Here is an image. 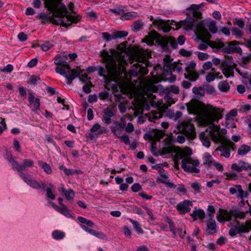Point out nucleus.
Wrapping results in <instances>:
<instances>
[{
  "instance_id": "12",
  "label": "nucleus",
  "mask_w": 251,
  "mask_h": 251,
  "mask_svg": "<svg viewBox=\"0 0 251 251\" xmlns=\"http://www.w3.org/2000/svg\"><path fill=\"white\" fill-rule=\"evenodd\" d=\"M221 145L216 149V151L221 152V156L228 158L230 155V149L234 150L235 144L231 141H226L224 143H220Z\"/></svg>"
},
{
  "instance_id": "61",
  "label": "nucleus",
  "mask_w": 251,
  "mask_h": 251,
  "mask_svg": "<svg viewBox=\"0 0 251 251\" xmlns=\"http://www.w3.org/2000/svg\"><path fill=\"white\" fill-rule=\"evenodd\" d=\"M30 81L31 84L35 85L39 84L41 82V80L39 76L35 75H32L30 77Z\"/></svg>"
},
{
  "instance_id": "10",
  "label": "nucleus",
  "mask_w": 251,
  "mask_h": 251,
  "mask_svg": "<svg viewBox=\"0 0 251 251\" xmlns=\"http://www.w3.org/2000/svg\"><path fill=\"white\" fill-rule=\"evenodd\" d=\"M67 69L65 67L61 66L55 68V72L63 75L67 78V84H72L73 80L76 78L78 75V72L74 71V69H68L69 70L66 71Z\"/></svg>"
},
{
  "instance_id": "63",
  "label": "nucleus",
  "mask_w": 251,
  "mask_h": 251,
  "mask_svg": "<svg viewBox=\"0 0 251 251\" xmlns=\"http://www.w3.org/2000/svg\"><path fill=\"white\" fill-rule=\"evenodd\" d=\"M164 100L170 105L175 103V101L174 100L172 97L170 95V93L167 91L166 94L164 96Z\"/></svg>"
},
{
  "instance_id": "16",
  "label": "nucleus",
  "mask_w": 251,
  "mask_h": 251,
  "mask_svg": "<svg viewBox=\"0 0 251 251\" xmlns=\"http://www.w3.org/2000/svg\"><path fill=\"white\" fill-rule=\"evenodd\" d=\"M35 93H29L28 96V106L31 109L32 111L35 113H37L40 110V99L39 97L35 98Z\"/></svg>"
},
{
  "instance_id": "11",
  "label": "nucleus",
  "mask_w": 251,
  "mask_h": 251,
  "mask_svg": "<svg viewBox=\"0 0 251 251\" xmlns=\"http://www.w3.org/2000/svg\"><path fill=\"white\" fill-rule=\"evenodd\" d=\"M187 109L189 114L200 115L202 111L201 103L197 100H191L186 104Z\"/></svg>"
},
{
  "instance_id": "18",
  "label": "nucleus",
  "mask_w": 251,
  "mask_h": 251,
  "mask_svg": "<svg viewBox=\"0 0 251 251\" xmlns=\"http://www.w3.org/2000/svg\"><path fill=\"white\" fill-rule=\"evenodd\" d=\"M238 42L236 41H232L228 44V45L223 48V51L226 53H237L241 54L242 49L240 47L237 46Z\"/></svg>"
},
{
  "instance_id": "39",
  "label": "nucleus",
  "mask_w": 251,
  "mask_h": 251,
  "mask_svg": "<svg viewBox=\"0 0 251 251\" xmlns=\"http://www.w3.org/2000/svg\"><path fill=\"white\" fill-rule=\"evenodd\" d=\"M231 213L232 214V217H234L236 219H243L245 217V213L244 212L237 209H232Z\"/></svg>"
},
{
  "instance_id": "59",
  "label": "nucleus",
  "mask_w": 251,
  "mask_h": 251,
  "mask_svg": "<svg viewBox=\"0 0 251 251\" xmlns=\"http://www.w3.org/2000/svg\"><path fill=\"white\" fill-rule=\"evenodd\" d=\"M166 91L168 93H173L175 94H178L179 93V88L176 85H171L170 88H166Z\"/></svg>"
},
{
  "instance_id": "22",
  "label": "nucleus",
  "mask_w": 251,
  "mask_h": 251,
  "mask_svg": "<svg viewBox=\"0 0 251 251\" xmlns=\"http://www.w3.org/2000/svg\"><path fill=\"white\" fill-rule=\"evenodd\" d=\"M219 215L217 216V219L219 222H224L225 221H230L231 220L232 214L231 210L229 211L226 210L220 209Z\"/></svg>"
},
{
  "instance_id": "51",
  "label": "nucleus",
  "mask_w": 251,
  "mask_h": 251,
  "mask_svg": "<svg viewBox=\"0 0 251 251\" xmlns=\"http://www.w3.org/2000/svg\"><path fill=\"white\" fill-rule=\"evenodd\" d=\"M114 39H121L128 35V32L126 31H116L114 30Z\"/></svg>"
},
{
  "instance_id": "5",
  "label": "nucleus",
  "mask_w": 251,
  "mask_h": 251,
  "mask_svg": "<svg viewBox=\"0 0 251 251\" xmlns=\"http://www.w3.org/2000/svg\"><path fill=\"white\" fill-rule=\"evenodd\" d=\"M200 165V161L198 159H194L191 157H183L181 160V167L186 172L199 173V169L197 168Z\"/></svg>"
},
{
  "instance_id": "47",
  "label": "nucleus",
  "mask_w": 251,
  "mask_h": 251,
  "mask_svg": "<svg viewBox=\"0 0 251 251\" xmlns=\"http://www.w3.org/2000/svg\"><path fill=\"white\" fill-rule=\"evenodd\" d=\"M251 151L250 146L243 145L238 150V154L240 155H244Z\"/></svg>"
},
{
  "instance_id": "40",
  "label": "nucleus",
  "mask_w": 251,
  "mask_h": 251,
  "mask_svg": "<svg viewBox=\"0 0 251 251\" xmlns=\"http://www.w3.org/2000/svg\"><path fill=\"white\" fill-rule=\"evenodd\" d=\"M78 221L81 223V225H83L85 226H87L88 227H93L95 226L94 223L91 220H88L84 217L79 216L77 218Z\"/></svg>"
},
{
  "instance_id": "62",
  "label": "nucleus",
  "mask_w": 251,
  "mask_h": 251,
  "mask_svg": "<svg viewBox=\"0 0 251 251\" xmlns=\"http://www.w3.org/2000/svg\"><path fill=\"white\" fill-rule=\"evenodd\" d=\"M109 11L112 12V13H114L116 15H122V14L124 13V9L122 8V7H116L115 8L113 9H110Z\"/></svg>"
},
{
  "instance_id": "42",
  "label": "nucleus",
  "mask_w": 251,
  "mask_h": 251,
  "mask_svg": "<svg viewBox=\"0 0 251 251\" xmlns=\"http://www.w3.org/2000/svg\"><path fill=\"white\" fill-rule=\"evenodd\" d=\"M65 235V233L63 231L58 230H55L52 232V236L56 240H60L63 239Z\"/></svg>"
},
{
  "instance_id": "13",
  "label": "nucleus",
  "mask_w": 251,
  "mask_h": 251,
  "mask_svg": "<svg viewBox=\"0 0 251 251\" xmlns=\"http://www.w3.org/2000/svg\"><path fill=\"white\" fill-rule=\"evenodd\" d=\"M19 176L23 181L33 189L39 190L40 181L33 179L32 176L28 174L20 172Z\"/></svg>"
},
{
  "instance_id": "26",
  "label": "nucleus",
  "mask_w": 251,
  "mask_h": 251,
  "mask_svg": "<svg viewBox=\"0 0 251 251\" xmlns=\"http://www.w3.org/2000/svg\"><path fill=\"white\" fill-rule=\"evenodd\" d=\"M113 124L114 125L110 127V129L115 135L118 136L120 132L124 129V126L117 121H114Z\"/></svg>"
},
{
  "instance_id": "20",
  "label": "nucleus",
  "mask_w": 251,
  "mask_h": 251,
  "mask_svg": "<svg viewBox=\"0 0 251 251\" xmlns=\"http://www.w3.org/2000/svg\"><path fill=\"white\" fill-rule=\"evenodd\" d=\"M50 203L52 207L56 211L65 216V217L73 218L75 217V215L72 212L71 210L68 209L66 206L64 207H59L58 205H56L53 202H50Z\"/></svg>"
},
{
  "instance_id": "36",
  "label": "nucleus",
  "mask_w": 251,
  "mask_h": 251,
  "mask_svg": "<svg viewBox=\"0 0 251 251\" xmlns=\"http://www.w3.org/2000/svg\"><path fill=\"white\" fill-rule=\"evenodd\" d=\"M175 147L174 146L170 144H166V146L163 147L162 149L161 155H166L171 153L175 152Z\"/></svg>"
},
{
  "instance_id": "50",
  "label": "nucleus",
  "mask_w": 251,
  "mask_h": 251,
  "mask_svg": "<svg viewBox=\"0 0 251 251\" xmlns=\"http://www.w3.org/2000/svg\"><path fill=\"white\" fill-rule=\"evenodd\" d=\"M231 32L232 35L237 39H241L244 34L243 31L241 29L235 27L232 28Z\"/></svg>"
},
{
  "instance_id": "8",
  "label": "nucleus",
  "mask_w": 251,
  "mask_h": 251,
  "mask_svg": "<svg viewBox=\"0 0 251 251\" xmlns=\"http://www.w3.org/2000/svg\"><path fill=\"white\" fill-rule=\"evenodd\" d=\"M178 129L190 138L195 136V128L194 126L189 121H183L179 123L177 125Z\"/></svg>"
},
{
  "instance_id": "43",
  "label": "nucleus",
  "mask_w": 251,
  "mask_h": 251,
  "mask_svg": "<svg viewBox=\"0 0 251 251\" xmlns=\"http://www.w3.org/2000/svg\"><path fill=\"white\" fill-rule=\"evenodd\" d=\"M144 26V23L141 21L134 22L132 25V29L133 31L137 32L142 29Z\"/></svg>"
},
{
  "instance_id": "21",
  "label": "nucleus",
  "mask_w": 251,
  "mask_h": 251,
  "mask_svg": "<svg viewBox=\"0 0 251 251\" xmlns=\"http://www.w3.org/2000/svg\"><path fill=\"white\" fill-rule=\"evenodd\" d=\"M231 168L233 170L240 172L243 170H247L248 169L251 170V165L242 160H239L237 163L232 164Z\"/></svg>"
},
{
  "instance_id": "34",
  "label": "nucleus",
  "mask_w": 251,
  "mask_h": 251,
  "mask_svg": "<svg viewBox=\"0 0 251 251\" xmlns=\"http://www.w3.org/2000/svg\"><path fill=\"white\" fill-rule=\"evenodd\" d=\"M138 17V14L135 12H128L123 13L120 19L122 20H130Z\"/></svg>"
},
{
  "instance_id": "17",
  "label": "nucleus",
  "mask_w": 251,
  "mask_h": 251,
  "mask_svg": "<svg viewBox=\"0 0 251 251\" xmlns=\"http://www.w3.org/2000/svg\"><path fill=\"white\" fill-rule=\"evenodd\" d=\"M193 205L192 202L190 200H184L178 203L176 206V209L179 214L183 215L188 213L191 210V207Z\"/></svg>"
},
{
  "instance_id": "53",
  "label": "nucleus",
  "mask_w": 251,
  "mask_h": 251,
  "mask_svg": "<svg viewBox=\"0 0 251 251\" xmlns=\"http://www.w3.org/2000/svg\"><path fill=\"white\" fill-rule=\"evenodd\" d=\"M238 187L239 188L237 189L238 194L236 197L237 198L243 199L247 198L249 195L247 191H245L242 189V186L240 185H238Z\"/></svg>"
},
{
  "instance_id": "33",
  "label": "nucleus",
  "mask_w": 251,
  "mask_h": 251,
  "mask_svg": "<svg viewBox=\"0 0 251 251\" xmlns=\"http://www.w3.org/2000/svg\"><path fill=\"white\" fill-rule=\"evenodd\" d=\"M74 71H75L76 72H78V75H77V76L76 77H78L79 80L84 83H87V82H90V78L88 77V75L86 74H82V71L80 70V69L79 68H76L74 69Z\"/></svg>"
},
{
  "instance_id": "24",
  "label": "nucleus",
  "mask_w": 251,
  "mask_h": 251,
  "mask_svg": "<svg viewBox=\"0 0 251 251\" xmlns=\"http://www.w3.org/2000/svg\"><path fill=\"white\" fill-rule=\"evenodd\" d=\"M80 227L85 231L90 233V234L94 235L97 238L101 239H106V236L103 232L101 231H98L88 227L86 226L80 225Z\"/></svg>"
},
{
  "instance_id": "23",
  "label": "nucleus",
  "mask_w": 251,
  "mask_h": 251,
  "mask_svg": "<svg viewBox=\"0 0 251 251\" xmlns=\"http://www.w3.org/2000/svg\"><path fill=\"white\" fill-rule=\"evenodd\" d=\"M100 56L102 58L101 62L106 64H111L112 62L115 61L112 57V52H109L105 50H103L100 52Z\"/></svg>"
},
{
  "instance_id": "9",
  "label": "nucleus",
  "mask_w": 251,
  "mask_h": 251,
  "mask_svg": "<svg viewBox=\"0 0 251 251\" xmlns=\"http://www.w3.org/2000/svg\"><path fill=\"white\" fill-rule=\"evenodd\" d=\"M56 186L47 181H40L39 189L46 191L45 199L46 201H53L55 199V195L53 193L52 191L55 190Z\"/></svg>"
},
{
  "instance_id": "45",
  "label": "nucleus",
  "mask_w": 251,
  "mask_h": 251,
  "mask_svg": "<svg viewBox=\"0 0 251 251\" xmlns=\"http://www.w3.org/2000/svg\"><path fill=\"white\" fill-rule=\"evenodd\" d=\"M129 220L132 224L134 229L138 234H141L143 233V230L141 228V225L137 221H134L131 219H130Z\"/></svg>"
},
{
  "instance_id": "46",
  "label": "nucleus",
  "mask_w": 251,
  "mask_h": 251,
  "mask_svg": "<svg viewBox=\"0 0 251 251\" xmlns=\"http://www.w3.org/2000/svg\"><path fill=\"white\" fill-rule=\"evenodd\" d=\"M6 158L8 162L11 164L13 169H14L15 165L17 164V161L14 159V157L12 156L10 152H9L8 150H6Z\"/></svg>"
},
{
  "instance_id": "2",
  "label": "nucleus",
  "mask_w": 251,
  "mask_h": 251,
  "mask_svg": "<svg viewBox=\"0 0 251 251\" xmlns=\"http://www.w3.org/2000/svg\"><path fill=\"white\" fill-rule=\"evenodd\" d=\"M124 66L121 62L114 61L111 64H106L104 67L98 66V75L103 77L105 82H109L112 78L122 77L124 73Z\"/></svg>"
},
{
  "instance_id": "32",
  "label": "nucleus",
  "mask_w": 251,
  "mask_h": 251,
  "mask_svg": "<svg viewBox=\"0 0 251 251\" xmlns=\"http://www.w3.org/2000/svg\"><path fill=\"white\" fill-rule=\"evenodd\" d=\"M212 156L208 153L205 152L203 154L202 159L203 164L207 166L208 167H210L212 166V163H214V160L212 159Z\"/></svg>"
},
{
  "instance_id": "48",
  "label": "nucleus",
  "mask_w": 251,
  "mask_h": 251,
  "mask_svg": "<svg viewBox=\"0 0 251 251\" xmlns=\"http://www.w3.org/2000/svg\"><path fill=\"white\" fill-rule=\"evenodd\" d=\"M207 26L208 27L209 31L214 34L217 33L218 28L216 26V22L214 21L211 20L207 23Z\"/></svg>"
},
{
  "instance_id": "7",
  "label": "nucleus",
  "mask_w": 251,
  "mask_h": 251,
  "mask_svg": "<svg viewBox=\"0 0 251 251\" xmlns=\"http://www.w3.org/2000/svg\"><path fill=\"white\" fill-rule=\"evenodd\" d=\"M236 66L237 64L234 62L232 59H226L222 63L221 69L226 78L233 77L234 69Z\"/></svg>"
},
{
  "instance_id": "35",
  "label": "nucleus",
  "mask_w": 251,
  "mask_h": 251,
  "mask_svg": "<svg viewBox=\"0 0 251 251\" xmlns=\"http://www.w3.org/2000/svg\"><path fill=\"white\" fill-rule=\"evenodd\" d=\"M191 216L195 219L198 218L200 219H203L205 216L204 211L201 209L194 210L191 214Z\"/></svg>"
},
{
  "instance_id": "41",
  "label": "nucleus",
  "mask_w": 251,
  "mask_h": 251,
  "mask_svg": "<svg viewBox=\"0 0 251 251\" xmlns=\"http://www.w3.org/2000/svg\"><path fill=\"white\" fill-rule=\"evenodd\" d=\"M157 181L165 184L166 186L169 188L175 189L176 187V185H175L173 182L170 181L168 178H157Z\"/></svg>"
},
{
  "instance_id": "54",
  "label": "nucleus",
  "mask_w": 251,
  "mask_h": 251,
  "mask_svg": "<svg viewBox=\"0 0 251 251\" xmlns=\"http://www.w3.org/2000/svg\"><path fill=\"white\" fill-rule=\"evenodd\" d=\"M237 115V111L236 109H232L226 116V122L233 121L234 117Z\"/></svg>"
},
{
  "instance_id": "4",
  "label": "nucleus",
  "mask_w": 251,
  "mask_h": 251,
  "mask_svg": "<svg viewBox=\"0 0 251 251\" xmlns=\"http://www.w3.org/2000/svg\"><path fill=\"white\" fill-rule=\"evenodd\" d=\"M223 110L221 108L209 105L203 115V119L208 124H211L216 121L218 122L223 117Z\"/></svg>"
},
{
  "instance_id": "27",
  "label": "nucleus",
  "mask_w": 251,
  "mask_h": 251,
  "mask_svg": "<svg viewBox=\"0 0 251 251\" xmlns=\"http://www.w3.org/2000/svg\"><path fill=\"white\" fill-rule=\"evenodd\" d=\"M136 65H137L136 68L133 69L131 71V74L133 76H137L139 73H142L144 75H146L148 73V71H147L145 67L142 66L139 63H136Z\"/></svg>"
},
{
  "instance_id": "52",
  "label": "nucleus",
  "mask_w": 251,
  "mask_h": 251,
  "mask_svg": "<svg viewBox=\"0 0 251 251\" xmlns=\"http://www.w3.org/2000/svg\"><path fill=\"white\" fill-rule=\"evenodd\" d=\"M170 61H165L164 63L163 71L167 73H172L173 71V65Z\"/></svg>"
},
{
  "instance_id": "31",
  "label": "nucleus",
  "mask_w": 251,
  "mask_h": 251,
  "mask_svg": "<svg viewBox=\"0 0 251 251\" xmlns=\"http://www.w3.org/2000/svg\"><path fill=\"white\" fill-rule=\"evenodd\" d=\"M54 64L61 66L65 67L67 69H70V66L65 61L64 57L60 55H56L54 59Z\"/></svg>"
},
{
  "instance_id": "55",
  "label": "nucleus",
  "mask_w": 251,
  "mask_h": 251,
  "mask_svg": "<svg viewBox=\"0 0 251 251\" xmlns=\"http://www.w3.org/2000/svg\"><path fill=\"white\" fill-rule=\"evenodd\" d=\"M193 93L196 95L200 96H204V92L203 91V88L202 86L200 87H194L192 89Z\"/></svg>"
},
{
  "instance_id": "38",
  "label": "nucleus",
  "mask_w": 251,
  "mask_h": 251,
  "mask_svg": "<svg viewBox=\"0 0 251 251\" xmlns=\"http://www.w3.org/2000/svg\"><path fill=\"white\" fill-rule=\"evenodd\" d=\"M159 44L163 50H168L170 46V39L164 37H161L159 40Z\"/></svg>"
},
{
  "instance_id": "30",
  "label": "nucleus",
  "mask_w": 251,
  "mask_h": 251,
  "mask_svg": "<svg viewBox=\"0 0 251 251\" xmlns=\"http://www.w3.org/2000/svg\"><path fill=\"white\" fill-rule=\"evenodd\" d=\"M187 74H184L185 78L188 79L191 81H196L199 77V75L198 73L190 71L188 69H186Z\"/></svg>"
},
{
  "instance_id": "37",
  "label": "nucleus",
  "mask_w": 251,
  "mask_h": 251,
  "mask_svg": "<svg viewBox=\"0 0 251 251\" xmlns=\"http://www.w3.org/2000/svg\"><path fill=\"white\" fill-rule=\"evenodd\" d=\"M63 194H64L66 199L69 201L70 203H72V202L71 201H73L75 196V193L74 191L71 189H70L68 190L63 189Z\"/></svg>"
},
{
  "instance_id": "25",
  "label": "nucleus",
  "mask_w": 251,
  "mask_h": 251,
  "mask_svg": "<svg viewBox=\"0 0 251 251\" xmlns=\"http://www.w3.org/2000/svg\"><path fill=\"white\" fill-rule=\"evenodd\" d=\"M199 138L204 146L206 148L209 147L210 146V139L211 138L212 139L210 133V130L207 134H206L205 132H201L199 135Z\"/></svg>"
},
{
  "instance_id": "1",
  "label": "nucleus",
  "mask_w": 251,
  "mask_h": 251,
  "mask_svg": "<svg viewBox=\"0 0 251 251\" xmlns=\"http://www.w3.org/2000/svg\"><path fill=\"white\" fill-rule=\"evenodd\" d=\"M46 3L48 8L53 13L49 19L53 24L67 27L73 23H76L79 21L78 16L68 14L66 5L59 2L58 0H47Z\"/></svg>"
},
{
  "instance_id": "57",
  "label": "nucleus",
  "mask_w": 251,
  "mask_h": 251,
  "mask_svg": "<svg viewBox=\"0 0 251 251\" xmlns=\"http://www.w3.org/2000/svg\"><path fill=\"white\" fill-rule=\"evenodd\" d=\"M102 37L103 40L105 42H109L112 39H114V35L112 36V35L108 32H104L101 33Z\"/></svg>"
},
{
  "instance_id": "58",
  "label": "nucleus",
  "mask_w": 251,
  "mask_h": 251,
  "mask_svg": "<svg viewBox=\"0 0 251 251\" xmlns=\"http://www.w3.org/2000/svg\"><path fill=\"white\" fill-rule=\"evenodd\" d=\"M204 92H206L207 93L209 94H213L215 93V89L214 87L212 86L208 85L205 84L202 85Z\"/></svg>"
},
{
  "instance_id": "15",
  "label": "nucleus",
  "mask_w": 251,
  "mask_h": 251,
  "mask_svg": "<svg viewBox=\"0 0 251 251\" xmlns=\"http://www.w3.org/2000/svg\"><path fill=\"white\" fill-rule=\"evenodd\" d=\"M34 162L30 159H24L21 160V163L19 164L17 162V164L15 165L14 169L17 170L19 173L26 171L30 168L33 166Z\"/></svg>"
},
{
  "instance_id": "60",
  "label": "nucleus",
  "mask_w": 251,
  "mask_h": 251,
  "mask_svg": "<svg viewBox=\"0 0 251 251\" xmlns=\"http://www.w3.org/2000/svg\"><path fill=\"white\" fill-rule=\"evenodd\" d=\"M53 45L54 44L52 43L47 42L41 45V48L43 51H46L49 50L51 47H52Z\"/></svg>"
},
{
  "instance_id": "44",
  "label": "nucleus",
  "mask_w": 251,
  "mask_h": 251,
  "mask_svg": "<svg viewBox=\"0 0 251 251\" xmlns=\"http://www.w3.org/2000/svg\"><path fill=\"white\" fill-rule=\"evenodd\" d=\"M38 164L39 166L43 169L44 172L47 174H50L52 173V170L50 166L46 162L39 161Z\"/></svg>"
},
{
  "instance_id": "28",
  "label": "nucleus",
  "mask_w": 251,
  "mask_h": 251,
  "mask_svg": "<svg viewBox=\"0 0 251 251\" xmlns=\"http://www.w3.org/2000/svg\"><path fill=\"white\" fill-rule=\"evenodd\" d=\"M146 115L148 117V120L150 121L153 122L162 118L163 114L160 111L153 110Z\"/></svg>"
},
{
  "instance_id": "56",
  "label": "nucleus",
  "mask_w": 251,
  "mask_h": 251,
  "mask_svg": "<svg viewBox=\"0 0 251 251\" xmlns=\"http://www.w3.org/2000/svg\"><path fill=\"white\" fill-rule=\"evenodd\" d=\"M212 72L209 73L205 77V79L207 82H211L214 81L216 78V76L215 75V71L214 70V69H212Z\"/></svg>"
},
{
  "instance_id": "19",
  "label": "nucleus",
  "mask_w": 251,
  "mask_h": 251,
  "mask_svg": "<svg viewBox=\"0 0 251 251\" xmlns=\"http://www.w3.org/2000/svg\"><path fill=\"white\" fill-rule=\"evenodd\" d=\"M102 122L106 124L109 125L112 122L111 118L115 115V113L112 110L111 108L107 107L102 110Z\"/></svg>"
},
{
  "instance_id": "49",
  "label": "nucleus",
  "mask_w": 251,
  "mask_h": 251,
  "mask_svg": "<svg viewBox=\"0 0 251 251\" xmlns=\"http://www.w3.org/2000/svg\"><path fill=\"white\" fill-rule=\"evenodd\" d=\"M218 88L221 91L226 92L229 90L230 86L226 81H222L219 83Z\"/></svg>"
},
{
  "instance_id": "14",
  "label": "nucleus",
  "mask_w": 251,
  "mask_h": 251,
  "mask_svg": "<svg viewBox=\"0 0 251 251\" xmlns=\"http://www.w3.org/2000/svg\"><path fill=\"white\" fill-rule=\"evenodd\" d=\"M236 225L231 227L229 231V235L231 237H234L237 233L248 232V228L244 225L239 221H236Z\"/></svg>"
},
{
  "instance_id": "3",
  "label": "nucleus",
  "mask_w": 251,
  "mask_h": 251,
  "mask_svg": "<svg viewBox=\"0 0 251 251\" xmlns=\"http://www.w3.org/2000/svg\"><path fill=\"white\" fill-rule=\"evenodd\" d=\"M201 5L192 4L186 9L189 11V16L185 20L179 22V27L183 28L186 30L192 29L195 20L201 18V13L200 11Z\"/></svg>"
},
{
  "instance_id": "6",
  "label": "nucleus",
  "mask_w": 251,
  "mask_h": 251,
  "mask_svg": "<svg viewBox=\"0 0 251 251\" xmlns=\"http://www.w3.org/2000/svg\"><path fill=\"white\" fill-rule=\"evenodd\" d=\"M210 129V133L212 140L216 143H224L226 141H230L227 139L223 134L226 133L225 128L220 129L219 126L212 124L209 127Z\"/></svg>"
},
{
  "instance_id": "29",
  "label": "nucleus",
  "mask_w": 251,
  "mask_h": 251,
  "mask_svg": "<svg viewBox=\"0 0 251 251\" xmlns=\"http://www.w3.org/2000/svg\"><path fill=\"white\" fill-rule=\"evenodd\" d=\"M207 231L209 234H213L217 232V225L215 220H208L206 224Z\"/></svg>"
},
{
  "instance_id": "64",
  "label": "nucleus",
  "mask_w": 251,
  "mask_h": 251,
  "mask_svg": "<svg viewBox=\"0 0 251 251\" xmlns=\"http://www.w3.org/2000/svg\"><path fill=\"white\" fill-rule=\"evenodd\" d=\"M109 95V92H108L106 90H103V91L100 92L99 94V97L100 99L101 100H105L108 98Z\"/></svg>"
}]
</instances>
